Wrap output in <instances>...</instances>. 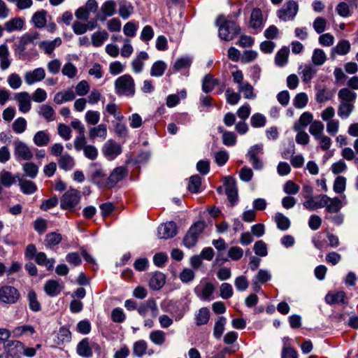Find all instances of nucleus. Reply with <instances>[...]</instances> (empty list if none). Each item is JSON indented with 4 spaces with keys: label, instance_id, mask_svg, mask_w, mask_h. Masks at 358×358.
<instances>
[{
    "label": "nucleus",
    "instance_id": "26",
    "mask_svg": "<svg viewBox=\"0 0 358 358\" xmlns=\"http://www.w3.org/2000/svg\"><path fill=\"white\" fill-rule=\"evenodd\" d=\"M210 317V310L206 307L201 308L194 315L195 324L202 326L208 324Z\"/></svg>",
    "mask_w": 358,
    "mask_h": 358
},
{
    "label": "nucleus",
    "instance_id": "11",
    "mask_svg": "<svg viewBox=\"0 0 358 358\" xmlns=\"http://www.w3.org/2000/svg\"><path fill=\"white\" fill-rule=\"evenodd\" d=\"M224 186L228 200L231 206H234L238 201V191L234 178L231 176L225 178Z\"/></svg>",
    "mask_w": 358,
    "mask_h": 358
},
{
    "label": "nucleus",
    "instance_id": "60",
    "mask_svg": "<svg viewBox=\"0 0 358 358\" xmlns=\"http://www.w3.org/2000/svg\"><path fill=\"white\" fill-rule=\"evenodd\" d=\"M38 113L40 115L43 116L48 122L55 120V110L50 106L42 105Z\"/></svg>",
    "mask_w": 358,
    "mask_h": 358
},
{
    "label": "nucleus",
    "instance_id": "28",
    "mask_svg": "<svg viewBox=\"0 0 358 358\" xmlns=\"http://www.w3.org/2000/svg\"><path fill=\"white\" fill-rule=\"evenodd\" d=\"M116 2L114 0L106 1L101 7V11L104 17H101V21H104L107 17H111L116 13Z\"/></svg>",
    "mask_w": 358,
    "mask_h": 358
},
{
    "label": "nucleus",
    "instance_id": "46",
    "mask_svg": "<svg viewBox=\"0 0 358 358\" xmlns=\"http://www.w3.org/2000/svg\"><path fill=\"white\" fill-rule=\"evenodd\" d=\"M289 50L287 47H282L275 55V62L278 66H283L287 62Z\"/></svg>",
    "mask_w": 358,
    "mask_h": 358
},
{
    "label": "nucleus",
    "instance_id": "3",
    "mask_svg": "<svg viewBox=\"0 0 358 358\" xmlns=\"http://www.w3.org/2000/svg\"><path fill=\"white\" fill-rule=\"evenodd\" d=\"M13 145L14 147L13 155L17 162H28L33 159L34 153L27 143L16 139L13 141Z\"/></svg>",
    "mask_w": 358,
    "mask_h": 358
},
{
    "label": "nucleus",
    "instance_id": "31",
    "mask_svg": "<svg viewBox=\"0 0 358 358\" xmlns=\"http://www.w3.org/2000/svg\"><path fill=\"white\" fill-rule=\"evenodd\" d=\"M166 276L161 272L155 273L150 280L149 285L153 290H159L165 284Z\"/></svg>",
    "mask_w": 358,
    "mask_h": 358
},
{
    "label": "nucleus",
    "instance_id": "7",
    "mask_svg": "<svg viewBox=\"0 0 358 358\" xmlns=\"http://www.w3.org/2000/svg\"><path fill=\"white\" fill-rule=\"evenodd\" d=\"M263 154V145L256 144L250 148L246 155L248 161L255 170H261L263 168L264 163L260 159L259 156Z\"/></svg>",
    "mask_w": 358,
    "mask_h": 358
},
{
    "label": "nucleus",
    "instance_id": "50",
    "mask_svg": "<svg viewBox=\"0 0 358 358\" xmlns=\"http://www.w3.org/2000/svg\"><path fill=\"white\" fill-rule=\"evenodd\" d=\"M312 62L316 66H322L327 60V55L324 51L320 48H315L313 50L311 57Z\"/></svg>",
    "mask_w": 358,
    "mask_h": 358
},
{
    "label": "nucleus",
    "instance_id": "63",
    "mask_svg": "<svg viewBox=\"0 0 358 358\" xmlns=\"http://www.w3.org/2000/svg\"><path fill=\"white\" fill-rule=\"evenodd\" d=\"M192 64V59L189 57H182L176 59L173 68L176 71H180L189 68Z\"/></svg>",
    "mask_w": 358,
    "mask_h": 358
},
{
    "label": "nucleus",
    "instance_id": "62",
    "mask_svg": "<svg viewBox=\"0 0 358 358\" xmlns=\"http://www.w3.org/2000/svg\"><path fill=\"white\" fill-rule=\"evenodd\" d=\"M317 70L315 67L311 65H306L301 71V78L305 83L310 81L316 73Z\"/></svg>",
    "mask_w": 358,
    "mask_h": 358
},
{
    "label": "nucleus",
    "instance_id": "58",
    "mask_svg": "<svg viewBox=\"0 0 358 358\" xmlns=\"http://www.w3.org/2000/svg\"><path fill=\"white\" fill-rule=\"evenodd\" d=\"M147 348V343L143 340H139L134 343L133 354L138 357H141L145 355Z\"/></svg>",
    "mask_w": 358,
    "mask_h": 358
},
{
    "label": "nucleus",
    "instance_id": "15",
    "mask_svg": "<svg viewBox=\"0 0 358 358\" xmlns=\"http://www.w3.org/2000/svg\"><path fill=\"white\" fill-rule=\"evenodd\" d=\"M215 291V287L211 282H206L195 287L196 295L202 301H209Z\"/></svg>",
    "mask_w": 358,
    "mask_h": 358
},
{
    "label": "nucleus",
    "instance_id": "33",
    "mask_svg": "<svg viewBox=\"0 0 358 358\" xmlns=\"http://www.w3.org/2000/svg\"><path fill=\"white\" fill-rule=\"evenodd\" d=\"M58 164L60 169L67 171L75 166V160L73 157L66 152L58 159Z\"/></svg>",
    "mask_w": 358,
    "mask_h": 358
},
{
    "label": "nucleus",
    "instance_id": "39",
    "mask_svg": "<svg viewBox=\"0 0 358 358\" xmlns=\"http://www.w3.org/2000/svg\"><path fill=\"white\" fill-rule=\"evenodd\" d=\"M355 106L352 103L340 102L338 108V115L341 119H347L354 110Z\"/></svg>",
    "mask_w": 358,
    "mask_h": 358
},
{
    "label": "nucleus",
    "instance_id": "32",
    "mask_svg": "<svg viewBox=\"0 0 358 358\" xmlns=\"http://www.w3.org/2000/svg\"><path fill=\"white\" fill-rule=\"evenodd\" d=\"M313 115L312 113L309 112L303 113L298 122H296L294 125V131H300L302 129L306 127L309 124H311L313 121Z\"/></svg>",
    "mask_w": 358,
    "mask_h": 358
},
{
    "label": "nucleus",
    "instance_id": "47",
    "mask_svg": "<svg viewBox=\"0 0 358 358\" xmlns=\"http://www.w3.org/2000/svg\"><path fill=\"white\" fill-rule=\"evenodd\" d=\"M274 220L278 228L282 231H286L290 227L289 220L281 213H275Z\"/></svg>",
    "mask_w": 358,
    "mask_h": 358
},
{
    "label": "nucleus",
    "instance_id": "30",
    "mask_svg": "<svg viewBox=\"0 0 358 358\" xmlns=\"http://www.w3.org/2000/svg\"><path fill=\"white\" fill-rule=\"evenodd\" d=\"M10 52L6 44L0 45V66L1 69L4 71L9 68L11 60L9 59Z\"/></svg>",
    "mask_w": 358,
    "mask_h": 358
},
{
    "label": "nucleus",
    "instance_id": "40",
    "mask_svg": "<svg viewBox=\"0 0 358 358\" xmlns=\"http://www.w3.org/2000/svg\"><path fill=\"white\" fill-rule=\"evenodd\" d=\"M19 185L21 191L25 194H32L37 190L36 184L34 182L26 179L20 178Z\"/></svg>",
    "mask_w": 358,
    "mask_h": 358
},
{
    "label": "nucleus",
    "instance_id": "43",
    "mask_svg": "<svg viewBox=\"0 0 358 358\" xmlns=\"http://www.w3.org/2000/svg\"><path fill=\"white\" fill-rule=\"evenodd\" d=\"M46 15L47 12L44 10L36 12L31 18V21L34 26L38 29H41L46 24Z\"/></svg>",
    "mask_w": 358,
    "mask_h": 358
},
{
    "label": "nucleus",
    "instance_id": "14",
    "mask_svg": "<svg viewBox=\"0 0 358 358\" xmlns=\"http://www.w3.org/2000/svg\"><path fill=\"white\" fill-rule=\"evenodd\" d=\"M97 347L98 345L96 343H91L88 338H84L78 343L76 352L80 357H90L93 354L92 349Z\"/></svg>",
    "mask_w": 358,
    "mask_h": 358
},
{
    "label": "nucleus",
    "instance_id": "17",
    "mask_svg": "<svg viewBox=\"0 0 358 358\" xmlns=\"http://www.w3.org/2000/svg\"><path fill=\"white\" fill-rule=\"evenodd\" d=\"M45 77V70L41 68H36L33 71H28L24 75V80L29 85L43 80Z\"/></svg>",
    "mask_w": 358,
    "mask_h": 358
},
{
    "label": "nucleus",
    "instance_id": "57",
    "mask_svg": "<svg viewBox=\"0 0 358 358\" xmlns=\"http://www.w3.org/2000/svg\"><path fill=\"white\" fill-rule=\"evenodd\" d=\"M105 111L113 115L117 120L120 121L124 118V116L120 110L119 107L113 102L109 103L106 105Z\"/></svg>",
    "mask_w": 358,
    "mask_h": 358
},
{
    "label": "nucleus",
    "instance_id": "41",
    "mask_svg": "<svg viewBox=\"0 0 358 358\" xmlns=\"http://www.w3.org/2000/svg\"><path fill=\"white\" fill-rule=\"evenodd\" d=\"M227 319L223 316L219 317L216 320L213 328V336L216 339L218 340L222 337V334L225 329Z\"/></svg>",
    "mask_w": 358,
    "mask_h": 358
},
{
    "label": "nucleus",
    "instance_id": "23",
    "mask_svg": "<svg viewBox=\"0 0 358 358\" xmlns=\"http://www.w3.org/2000/svg\"><path fill=\"white\" fill-rule=\"evenodd\" d=\"M351 48L350 43L348 40H341L331 50V57L334 58L336 55H345Z\"/></svg>",
    "mask_w": 358,
    "mask_h": 358
},
{
    "label": "nucleus",
    "instance_id": "16",
    "mask_svg": "<svg viewBox=\"0 0 358 358\" xmlns=\"http://www.w3.org/2000/svg\"><path fill=\"white\" fill-rule=\"evenodd\" d=\"M127 174V170L124 166L115 168L107 179V186L114 187L118 182L122 180Z\"/></svg>",
    "mask_w": 358,
    "mask_h": 358
},
{
    "label": "nucleus",
    "instance_id": "37",
    "mask_svg": "<svg viewBox=\"0 0 358 358\" xmlns=\"http://www.w3.org/2000/svg\"><path fill=\"white\" fill-rule=\"evenodd\" d=\"M262 14L259 8H254L250 15V25L252 28L257 29L262 27Z\"/></svg>",
    "mask_w": 358,
    "mask_h": 358
},
{
    "label": "nucleus",
    "instance_id": "4",
    "mask_svg": "<svg viewBox=\"0 0 358 358\" xmlns=\"http://www.w3.org/2000/svg\"><path fill=\"white\" fill-rule=\"evenodd\" d=\"M298 10V3L294 0H289L277 10V16L283 22L292 21L294 19Z\"/></svg>",
    "mask_w": 358,
    "mask_h": 358
},
{
    "label": "nucleus",
    "instance_id": "13",
    "mask_svg": "<svg viewBox=\"0 0 358 358\" xmlns=\"http://www.w3.org/2000/svg\"><path fill=\"white\" fill-rule=\"evenodd\" d=\"M102 151L108 160H113L122 152L121 146L113 140H108L103 145Z\"/></svg>",
    "mask_w": 358,
    "mask_h": 358
},
{
    "label": "nucleus",
    "instance_id": "27",
    "mask_svg": "<svg viewBox=\"0 0 358 358\" xmlns=\"http://www.w3.org/2000/svg\"><path fill=\"white\" fill-rule=\"evenodd\" d=\"M76 98V94L72 89H68L65 91L57 92L54 97V101L57 104L73 101Z\"/></svg>",
    "mask_w": 358,
    "mask_h": 358
},
{
    "label": "nucleus",
    "instance_id": "53",
    "mask_svg": "<svg viewBox=\"0 0 358 358\" xmlns=\"http://www.w3.org/2000/svg\"><path fill=\"white\" fill-rule=\"evenodd\" d=\"M108 34L106 31H96L92 35V43L95 47H100L108 40Z\"/></svg>",
    "mask_w": 358,
    "mask_h": 358
},
{
    "label": "nucleus",
    "instance_id": "25",
    "mask_svg": "<svg viewBox=\"0 0 358 358\" xmlns=\"http://www.w3.org/2000/svg\"><path fill=\"white\" fill-rule=\"evenodd\" d=\"M118 5V14L123 20L128 19L134 13V8L131 2L127 0H121Z\"/></svg>",
    "mask_w": 358,
    "mask_h": 358
},
{
    "label": "nucleus",
    "instance_id": "38",
    "mask_svg": "<svg viewBox=\"0 0 358 358\" xmlns=\"http://www.w3.org/2000/svg\"><path fill=\"white\" fill-rule=\"evenodd\" d=\"M33 141L38 147L46 146L50 141V137L46 131H38L34 136Z\"/></svg>",
    "mask_w": 358,
    "mask_h": 358
},
{
    "label": "nucleus",
    "instance_id": "29",
    "mask_svg": "<svg viewBox=\"0 0 358 358\" xmlns=\"http://www.w3.org/2000/svg\"><path fill=\"white\" fill-rule=\"evenodd\" d=\"M24 20L19 17L10 19L4 24V28L8 33L19 31L23 29Z\"/></svg>",
    "mask_w": 358,
    "mask_h": 358
},
{
    "label": "nucleus",
    "instance_id": "8",
    "mask_svg": "<svg viewBox=\"0 0 358 358\" xmlns=\"http://www.w3.org/2000/svg\"><path fill=\"white\" fill-rule=\"evenodd\" d=\"M20 294L14 287L3 285L0 287V301L5 303H15L20 299Z\"/></svg>",
    "mask_w": 358,
    "mask_h": 358
},
{
    "label": "nucleus",
    "instance_id": "1",
    "mask_svg": "<svg viewBox=\"0 0 358 358\" xmlns=\"http://www.w3.org/2000/svg\"><path fill=\"white\" fill-rule=\"evenodd\" d=\"M216 24L219 26V36L224 41L233 40L241 31V28L236 23L231 20H225L219 17Z\"/></svg>",
    "mask_w": 358,
    "mask_h": 358
},
{
    "label": "nucleus",
    "instance_id": "42",
    "mask_svg": "<svg viewBox=\"0 0 358 358\" xmlns=\"http://www.w3.org/2000/svg\"><path fill=\"white\" fill-rule=\"evenodd\" d=\"M324 126L322 122L315 120L310 125L309 132L315 139H319L324 134Z\"/></svg>",
    "mask_w": 358,
    "mask_h": 358
},
{
    "label": "nucleus",
    "instance_id": "52",
    "mask_svg": "<svg viewBox=\"0 0 358 358\" xmlns=\"http://www.w3.org/2000/svg\"><path fill=\"white\" fill-rule=\"evenodd\" d=\"M150 341L157 345H162L166 341V334L162 330H155L149 335Z\"/></svg>",
    "mask_w": 358,
    "mask_h": 358
},
{
    "label": "nucleus",
    "instance_id": "18",
    "mask_svg": "<svg viewBox=\"0 0 358 358\" xmlns=\"http://www.w3.org/2000/svg\"><path fill=\"white\" fill-rule=\"evenodd\" d=\"M63 283L56 280H49L44 285V291L47 295L54 297L59 295L64 289Z\"/></svg>",
    "mask_w": 358,
    "mask_h": 358
},
{
    "label": "nucleus",
    "instance_id": "56",
    "mask_svg": "<svg viewBox=\"0 0 358 358\" xmlns=\"http://www.w3.org/2000/svg\"><path fill=\"white\" fill-rule=\"evenodd\" d=\"M201 178L198 175L189 178L187 189L191 193H198L200 191Z\"/></svg>",
    "mask_w": 358,
    "mask_h": 358
},
{
    "label": "nucleus",
    "instance_id": "10",
    "mask_svg": "<svg viewBox=\"0 0 358 358\" xmlns=\"http://www.w3.org/2000/svg\"><path fill=\"white\" fill-rule=\"evenodd\" d=\"M161 307L163 311L170 313L176 321L180 320L184 316V310L177 302L164 301L162 303Z\"/></svg>",
    "mask_w": 358,
    "mask_h": 358
},
{
    "label": "nucleus",
    "instance_id": "2",
    "mask_svg": "<svg viewBox=\"0 0 358 358\" xmlns=\"http://www.w3.org/2000/svg\"><path fill=\"white\" fill-rule=\"evenodd\" d=\"M114 85L115 93L120 96H133L135 94L134 80L129 74L118 77Z\"/></svg>",
    "mask_w": 358,
    "mask_h": 358
},
{
    "label": "nucleus",
    "instance_id": "59",
    "mask_svg": "<svg viewBox=\"0 0 358 358\" xmlns=\"http://www.w3.org/2000/svg\"><path fill=\"white\" fill-rule=\"evenodd\" d=\"M71 339V333L70 330L65 327H62L57 333L58 341L57 342V344L60 345L64 343L70 342Z\"/></svg>",
    "mask_w": 358,
    "mask_h": 358
},
{
    "label": "nucleus",
    "instance_id": "44",
    "mask_svg": "<svg viewBox=\"0 0 358 358\" xmlns=\"http://www.w3.org/2000/svg\"><path fill=\"white\" fill-rule=\"evenodd\" d=\"M27 301L29 308L34 312H38L41 309V303H39L37 295L33 289H30L27 294Z\"/></svg>",
    "mask_w": 358,
    "mask_h": 358
},
{
    "label": "nucleus",
    "instance_id": "51",
    "mask_svg": "<svg viewBox=\"0 0 358 358\" xmlns=\"http://www.w3.org/2000/svg\"><path fill=\"white\" fill-rule=\"evenodd\" d=\"M15 182V178L13 174L6 170H2L0 172V183L6 187H9Z\"/></svg>",
    "mask_w": 358,
    "mask_h": 358
},
{
    "label": "nucleus",
    "instance_id": "20",
    "mask_svg": "<svg viewBox=\"0 0 358 358\" xmlns=\"http://www.w3.org/2000/svg\"><path fill=\"white\" fill-rule=\"evenodd\" d=\"M7 354L13 358H20L24 349V344L19 341H9L5 345Z\"/></svg>",
    "mask_w": 358,
    "mask_h": 358
},
{
    "label": "nucleus",
    "instance_id": "55",
    "mask_svg": "<svg viewBox=\"0 0 358 358\" xmlns=\"http://www.w3.org/2000/svg\"><path fill=\"white\" fill-rule=\"evenodd\" d=\"M22 170L26 176L30 178H35L38 173V167L33 162L29 161L22 165Z\"/></svg>",
    "mask_w": 358,
    "mask_h": 358
},
{
    "label": "nucleus",
    "instance_id": "9",
    "mask_svg": "<svg viewBox=\"0 0 358 358\" xmlns=\"http://www.w3.org/2000/svg\"><path fill=\"white\" fill-rule=\"evenodd\" d=\"M178 233L176 224L168 222L160 224L157 228V236L161 239H169L174 237Z\"/></svg>",
    "mask_w": 358,
    "mask_h": 358
},
{
    "label": "nucleus",
    "instance_id": "45",
    "mask_svg": "<svg viewBox=\"0 0 358 358\" xmlns=\"http://www.w3.org/2000/svg\"><path fill=\"white\" fill-rule=\"evenodd\" d=\"M166 68L167 65L162 60L157 61L151 66L150 76L153 77H161L164 73Z\"/></svg>",
    "mask_w": 358,
    "mask_h": 358
},
{
    "label": "nucleus",
    "instance_id": "64",
    "mask_svg": "<svg viewBox=\"0 0 358 358\" xmlns=\"http://www.w3.org/2000/svg\"><path fill=\"white\" fill-rule=\"evenodd\" d=\"M308 101L307 94L304 92H301L295 96L293 104L296 108H303L307 105Z\"/></svg>",
    "mask_w": 358,
    "mask_h": 358
},
{
    "label": "nucleus",
    "instance_id": "5",
    "mask_svg": "<svg viewBox=\"0 0 358 358\" xmlns=\"http://www.w3.org/2000/svg\"><path fill=\"white\" fill-rule=\"evenodd\" d=\"M204 227L203 222H197L191 226L183 238V243L185 247L189 248L196 245L198 237L203 232Z\"/></svg>",
    "mask_w": 358,
    "mask_h": 358
},
{
    "label": "nucleus",
    "instance_id": "22",
    "mask_svg": "<svg viewBox=\"0 0 358 358\" xmlns=\"http://www.w3.org/2000/svg\"><path fill=\"white\" fill-rule=\"evenodd\" d=\"M88 134L89 138L92 141H94L96 138L105 140L107 137V127L104 124H100L96 127H90Z\"/></svg>",
    "mask_w": 358,
    "mask_h": 358
},
{
    "label": "nucleus",
    "instance_id": "12",
    "mask_svg": "<svg viewBox=\"0 0 358 358\" xmlns=\"http://www.w3.org/2000/svg\"><path fill=\"white\" fill-rule=\"evenodd\" d=\"M329 199V196L326 194H320L313 196L308 200H306L303 206L305 208L310 211L315 210L318 208H322L327 205L326 201Z\"/></svg>",
    "mask_w": 358,
    "mask_h": 358
},
{
    "label": "nucleus",
    "instance_id": "21",
    "mask_svg": "<svg viewBox=\"0 0 358 358\" xmlns=\"http://www.w3.org/2000/svg\"><path fill=\"white\" fill-rule=\"evenodd\" d=\"M62 41L61 38L57 37L52 41L45 40L39 43V48L46 55H51L57 47L61 45Z\"/></svg>",
    "mask_w": 358,
    "mask_h": 358
},
{
    "label": "nucleus",
    "instance_id": "48",
    "mask_svg": "<svg viewBox=\"0 0 358 358\" xmlns=\"http://www.w3.org/2000/svg\"><path fill=\"white\" fill-rule=\"evenodd\" d=\"M327 205L326 210L330 213H338L341 208V201L338 197H334L333 199L329 196V199L326 201Z\"/></svg>",
    "mask_w": 358,
    "mask_h": 358
},
{
    "label": "nucleus",
    "instance_id": "49",
    "mask_svg": "<svg viewBox=\"0 0 358 358\" xmlns=\"http://www.w3.org/2000/svg\"><path fill=\"white\" fill-rule=\"evenodd\" d=\"M238 90L240 93L243 94L245 99H253L256 97V94L253 92L254 88L248 82H245L240 86H238Z\"/></svg>",
    "mask_w": 358,
    "mask_h": 358
},
{
    "label": "nucleus",
    "instance_id": "34",
    "mask_svg": "<svg viewBox=\"0 0 358 358\" xmlns=\"http://www.w3.org/2000/svg\"><path fill=\"white\" fill-rule=\"evenodd\" d=\"M325 301L329 304L346 303L348 302L345 293L343 291L334 294H328L325 296Z\"/></svg>",
    "mask_w": 358,
    "mask_h": 358
},
{
    "label": "nucleus",
    "instance_id": "35",
    "mask_svg": "<svg viewBox=\"0 0 358 358\" xmlns=\"http://www.w3.org/2000/svg\"><path fill=\"white\" fill-rule=\"evenodd\" d=\"M338 96L341 102L352 103L354 104L357 98V94L349 88L345 87L339 90Z\"/></svg>",
    "mask_w": 358,
    "mask_h": 358
},
{
    "label": "nucleus",
    "instance_id": "6",
    "mask_svg": "<svg viewBox=\"0 0 358 358\" xmlns=\"http://www.w3.org/2000/svg\"><path fill=\"white\" fill-rule=\"evenodd\" d=\"M80 197L79 191L75 189H70L62 196L60 206L64 210H71L78 205Z\"/></svg>",
    "mask_w": 358,
    "mask_h": 358
},
{
    "label": "nucleus",
    "instance_id": "19",
    "mask_svg": "<svg viewBox=\"0 0 358 358\" xmlns=\"http://www.w3.org/2000/svg\"><path fill=\"white\" fill-rule=\"evenodd\" d=\"M15 99L18 102L19 110L24 113L29 112L31 109V98L27 92H22L15 94Z\"/></svg>",
    "mask_w": 358,
    "mask_h": 358
},
{
    "label": "nucleus",
    "instance_id": "24",
    "mask_svg": "<svg viewBox=\"0 0 358 358\" xmlns=\"http://www.w3.org/2000/svg\"><path fill=\"white\" fill-rule=\"evenodd\" d=\"M149 55L145 51L140 52L131 62L132 70L136 73H141L144 67V61L148 59Z\"/></svg>",
    "mask_w": 358,
    "mask_h": 358
},
{
    "label": "nucleus",
    "instance_id": "61",
    "mask_svg": "<svg viewBox=\"0 0 358 358\" xmlns=\"http://www.w3.org/2000/svg\"><path fill=\"white\" fill-rule=\"evenodd\" d=\"M95 169L91 173V178L94 183H100L106 178V174L102 169L97 166L96 164H92Z\"/></svg>",
    "mask_w": 358,
    "mask_h": 358
},
{
    "label": "nucleus",
    "instance_id": "54",
    "mask_svg": "<svg viewBox=\"0 0 358 358\" xmlns=\"http://www.w3.org/2000/svg\"><path fill=\"white\" fill-rule=\"evenodd\" d=\"M216 85H217V82L213 78V77L207 74L203 78L202 90L205 93H208L214 89Z\"/></svg>",
    "mask_w": 358,
    "mask_h": 358
},
{
    "label": "nucleus",
    "instance_id": "36",
    "mask_svg": "<svg viewBox=\"0 0 358 358\" xmlns=\"http://www.w3.org/2000/svg\"><path fill=\"white\" fill-rule=\"evenodd\" d=\"M62 240V236L57 232H50L46 234L45 238V245L47 248L52 249L59 245Z\"/></svg>",
    "mask_w": 358,
    "mask_h": 358
}]
</instances>
